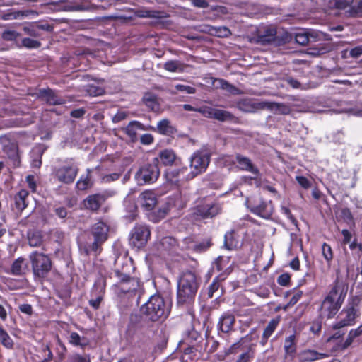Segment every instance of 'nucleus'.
<instances>
[{
	"label": "nucleus",
	"mask_w": 362,
	"mask_h": 362,
	"mask_svg": "<svg viewBox=\"0 0 362 362\" xmlns=\"http://www.w3.org/2000/svg\"><path fill=\"white\" fill-rule=\"evenodd\" d=\"M199 284L196 275L192 272L182 274L177 284V303L179 305L192 303L197 292Z\"/></svg>",
	"instance_id": "f257e3e1"
},
{
	"label": "nucleus",
	"mask_w": 362,
	"mask_h": 362,
	"mask_svg": "<svg viewBox=\"0 0 362 362\" xmlns=\"http://www.w3.org/2000/svg\"><path fill=\"white\" fill-rule=\"evenodd\" d=\"M140 310L149 320L156 322L167 318L170 308L161 296L153 295L141 305Z\"/></svg>",
	"instance_id": "f03ea898"
},
{
	"label": "nucleus",
	"mask_w": 362,
	"mask_h": 362,
	"mask_svg": "<svg viewBox=\"0 0 362 362\" xmlns=\"http://www.w3.org/2000/svg\"><path fill=\"white\" fill-rule=\"evenodd\" d=\"M211 153L206 148L194 151L189 158V172L186 175V180L194 179L204 173L210 163Z\"/></svg>",
	"instance_id": "7ed1b4c3"
},
{
	"label": "nucleus",
	"mask_w": 362,
	"mask_h": 362,
	"mask_svg": "<svg viewBox=\"0 0 362 362\" xmlns=\"http://www.w3.org/2000/svg\"><path fill=\"white\" fill-rule=\"evenodd\" d=\"M29 259L35 279H45L51 271L52 262L47 255L34 251L30 254Z\"/></svg>",
	"instance_id": "20e7f679"
},
{
	"label": "nucleus",
	"mask_w": 362,
	"mask_h": 362,
	"mask_svg": "<svg viewBox=\"0 0 362 362\" xmlns=\"http://www.w3.org/2000/svg\"><path fill=\"white\" fill-rule=\"evenodd\" d=\"M158 158H154L151 163L141 166L135 174V180L139 185L154 183L160 176Z\"/></svg>",
	"instance_id": "39448f33"
},
{
	"label": "nucleus",
	"mask_w": 362,
	"mask_h": 362,
	"mask_svg": "<svg viewBox=\"0 0 362 362\" xmlns=\"http://www.w3.org/2000/svg\"><path fill=\"white\" fill-rule=\"evenodd\" d=\"M150 235V230L147 226H136L130 233L129 244L134 248H141L146 245Z\"/></svg>",
	"instance_id": "423d86ee"
},
{
	"label": "nucleus",
	"mask_w": 362,
	"mask_h": 362,
	"mask_svg": "<svg viewBox=\"0 0 362 362\" xmlns=\"http://www.w3.org/2000/svg\"><path fill=\"white\" fill-rule=\"evenodd\" d=\"M108 227L107 225L99 221L95 223L91 228V233L94 237V241L92 243L91 249L97 252L100 245L107 239Z\"/></svg>",
	"instance_id": "0eeeda50"
},
{
	"label": "nucleus",
	"mask_w": 362,
	"mask_h": 362,
	"mask_svg": "<svg viewBox=\"0 0 362 362\" xmlns=\"http://www.w3.org/2000/svg\"><path fill=\"white\" fill-rule=\"evenodd\" d=\"M347 291L348 284L337 277L326 298L342 305Z\"/></svg>",
	"instance_id": "6e6552de"
},
{
	"label": "nucleus",
	"mask_w": 362,
	"mask_h": 362,
	"mask_svg": "<svg viewBox=\"0 0 362 362\" xmlns=\"http://www.w3.org/2000/svg\"><path fill=\"white\" fill-rule=\"evenodd\" d=\"M78 171V168L74 165H63L56 168L54 170V174L60 182L71 184L74 181Z\"/></svg>",
	"instance_id": "1a4fd4ad"
},
{
	"label": "nucleus",
	"mask_w": 362,
	"mask_h": 362,
	"mask_svg": "<svg viewBox=\"0 0 362 362\" xmlns=\"http://www.w3.org/2000/svg\"><path fill=\"white\" fill-rule=\"evenodd\" d=\"M112 196V193L107 191L90 194L83 200V206L87 209L97 211L105 203L107 199Z\"/></svg>",
	"instance_id": "9d476101"
},
{
	"label": "nucleus",
	"mask_w": 362,
	"mask_h": 362,
	"mask_svg": "<svg viewBox=\"0 0 362 362\" xmlns=\"http://www.w3.org/2000/svg\"><path fill=\"white\" fill-rule=\"evenodd\" d=\"M221 211L220 204H206L198 206L194 209L193 215L197 219L213 218L218 214Z\"/></svg>",
	"instance_id": "9b49d317"
},
{
	"label": "nucleus",
	"mask_w": 362,
	"mask_h": 362,
	"mask_svg": "<svg viewBox=\"0 0 362 362\" xmlns=\"http://www.w3.org/2000/svg\"><path fill=\"white\" fill-rule=\"evenodd\" d=\"M248 208L251 212L263 218H270L273 213V205L271 201L261 200L259 204L250 203Z\"/></svg>",
	"instance_id": "f8f14e48"
},
{
	"label": "nucleus",
	"mask_w": 362,
	"mask_h": 362,
	"mask_svg": "<svg viewBox=\"0 0 362 362\" xmlns=\"http://www.w3.org/2000/svg\"><path fill=\"white\" fill-rule=\"evenodd\" d=\"M358 308L354 306H350L344 309L341 314L346 315L345 317L333 325L334 329H340L346 326H350L354 324L355 319L358 316Z\"/></svg>",
	"instance_id": "ddd939ff"
},
{
	"label": "nucleus",
	"mask_w": 362,
	"mask_h": 362,
	"mask_svg": "<svg viewBox=\"0 0 362 362\" xmlns=\"http://www.w3.org/2000/svg\"><path fill=\"white\" fill-rule=\"evenodd\" d=\"M341 307V305L325 297L321 305L320 316L323 318H332Z\"/></svg>",
	"instance_id": "4468645a"
},
{
	"label": "nucleus",
	"mask_w": 362,
	"mask_h": 362,
	"mask_svg": "<svg viewBox=\"0 0 362 362\" xmlns=\"http://www.w3.org/2000/svg\"><path fill=\"white\" fill-rule=\"evenodd\" d=\"M265 101H259L255 99H243L238 103V107L245 112H255L260 110H264Z\"/></svg>",
	"instance_id": "2eb2a0df"
},
{
	"label": "nucleus",
	"mask_w": 362,
	"mask_h": 362,
	"mask_svg": "<svg viewBox=\"0 0 362 362\" xmlns=\"http://www.w3.org/2000/svg\"><path fill=\"white\" fill-rule=\"evenodd\" d=\"M105 282L98 281L95 283L93 288L91 291L92 296H95V298H91L89 300V304L94 309H98L100 305L101 301L103 298V293H105Z\"/></svg>",
	"instance_id": "dca6fc26"
},
{
	"label": "nucleus",
	"mask_w": 362,
	"mask_h": 362,
	"mask_svg": "<svg viewBox=\"0 0 362 362\" xmlns=\"http://www.w3.org/2000/svg\"><path fill=\"white\" fill-rule=\"evenodd\" d=\"M3 151L11 160L13 168L20 167L21 157L17 144L9 142L8 144L4 145Z\"/></svg>",
	"instance_id": "f3484780"
},
{
	"label": "nucleus",
	"mask_w": 362,
	"mask_h": 362,
	"mask_svg": "<svg viewBox=\"0 0 362 362\" xmlns=\"http://www.w3.org/2000/svg\"><path fill=\"white\" fill-rule=\"evenodd\" d=\"M139 201L141 206L146 211L152 210L158 202L156 194L152 190H146L141 193Z\"/></svg>",
	"instance_id": "a211bd4d"
},
{
	"label": "nucleus",
	"mask_w": 362,
	"mask_h": 362,
	"mask_svg": "<svg viewBox=\"0 0 362 362\" xmlns=\"http://www.w3.org/2000/svg\"><path fill=\"white\" fill-rule=\"evenodd\" d=\"M187 169L186 167L173 168L165 172V178L168 182L173 185H178L182 180H185Z\"/></svg>",
	"instance_id": "6ab92c4d"
},
{
	"label": "nucleus",
	"mask_w": 362,
	"mask_h": 362,
	"mask_svg": "<svg viewBox=\"0 0 362 362\" xmlns=\"http://www.w3.org/2000/svg\"><path fill=\"white\" fill-rule=\"evenodd\" d=\"M238 167L243 171L250 172L255 175L259 174V169L252 163V160L243 155L238 153L235 156Z\"/></svg>",
	"instance_id": "aec40b11"
},
{
	"label": "nucleus",
	"mask_w": 362,
	"mask_h": 362,
	"mask_svg": "<svg viewBox=\"0 0 362 362\" xmlns=\"http://www.w3.org/2000/svg\"><path fill=\"white\" fill-rule=\"evenodd\" d=\"M327 357H328V354L319 353L311 349L303 350L298 354V359L299 362H312Z\"/></svg>",
	"instance_id": "412c9836"
},
{
	"label": "nucleus",
	"mask_w": 362,
	"mask_h": 362,
	"mask_svg": "<svg viewBox=\"0 0 362 362\" xmlns=\"http://www.w3.org/2000/svg\"><path fill=\"white\" fill-rule=\"evenodd\" d=\"M39 96L47 103L52 105L64 104L65 100L59 98L51 89H41L39 92Z\"/></svg>",
	"instance_id": "4be33fe9"
},
{
	"label": "nucleus",
	"mask_w": 362,
	"mask_h": 362,
	"mask_svg": "<svg viewBox=\"0 0 362 362\" xmlns=\"http://www.w3.org/2000/svg\"><path fill=\"white\" fill-rule=\"evenodd\" d=\"M28 272V262L24 258L18 257L12 263L10 271L8 273L14 276H23Z\"/></svg>",
	"instance_id": "5701e85b"
},
{
	"label": "nucleus",
	"mask_w": 362,
	"mask_h": 362,
	"mask_svg": "<svg viewBox=\"0 0 362 362\" xmlns=\"http://www.w3.org/2000/svg\"><path fill=\"white\" fill-rule=\"evenodd\" d=\"M92 5L87 0L75 1L72 3L67 4L63 6L64 11H89L93 8Z\"/></svg>",
	"instance_id": "b1692460"
},
{
	"label": "nucleus",
	"mask_w": 362,
	"mask_h": 362,
	"mask_svg": "<svg viewBox=\"0 0 362 362\" xmlns=\"http://www.w3.org/2000/svg\"><path fill=\"white\" fill-rule=\"evenodd\" d=\"M29 192L26 189H21L13 196L14 206L18 212H22L28 204Z\"/></svg>",
	"instance_id": "393cba45"
},
{
	"label": "nucleus",
	"mask_w": 362,
	"mask_h": 362,
	"mask_svg": "<svg viewBox=\"0 0 362 362\" xmlns=\"http://www.w3.org/2000/svg\"><path fill=\"white\" fill-rule=\"evenodd\" d=\"M144 126L138 121H132L124 129L126 134L129 137L132 141L134 142L137 140V131L145 130Z\"/></svg>",
	"instance_id": "a878e982"
},
{
	"label": "nucleus",
	"mask_w": 362,
	"mask_h": 362,
	"mask_svg": "<svg viewBox=\"0 0 362 362\" xmlns=\"http://www.w3.org/2000/svg\"><path fill=\"white\" fill-rule=\"evenodd\" d=\"M276 35V30L274 28H266L263 31L259 30L257 36V41L266 45L274 41Z\"/></svg>",
	"instance_id": "bb28decb"
},
{
	"label": "nucleus",
	"mask_w": 362,
	"mask_h": 362,
	"mask_svg": "<svg viewBox=\"0 0 362 362\" xmlns=\"http://www.w3.org/2000/svg\"><path fill=\"white\" fill-rule=\"evenodd\" d=\"M284 349L285 352V358H287L289 356L292 358L293 357L297 349L295 334H291L286 337L284 343Z\"/></svg>",
	"instance_id": "cd10ccee"
},
{
	"label": "nucleus",
	"mask_w": 362,
	"mask_h": 362,
	"mask_svg": "<svg viewBox=\"0 0 362 362\" xmlns=\"http://www.w3.org/2000/svg\"><path fill=\"white\" fill-rule=\"evenodd\" d=\"M138 16L141 18H151L157 20L156 23H163V19L168 16L164 11L156 10H141L138 12Z\"/></svg>",
	"instance_id": "c85d7f7f"
},
{
	"label": "nucleus",
	"mask_w": 362,
	"mask_h": 362,
	"mask_svg": "<svg viewBox=\"0 0 362 362\" xmlns=\"http://www.w3.org/2000/svg\"><path fill=\"white\" fill-rule=\"evenodd\" d=\"M318 37V33L314 30L310 32H300L296 34L295 39L298 44L306 45L310 40L315 42Z\"/></svg>",
	"instance_id": "c756f323"
},
{
	"label": "nucleus",
	"mask_w": 362,
	"mask_h": 362,
	"mask_svg": "<svg viewBox=\"0 0 362 362\" xmlns=\"http://www.w3.org/2000/svg\"><path fill=\"white\" fill-rule=\"evenodd\" d=\"M235 322V317L230 313H224L220 318L218 327L220 329L225 333L231 330Z\"/></svg>",
	"instance_id": "7c9ffc66"
},
{
	"label": "nucleus",
	"mask_w": 362,
	"mask_h": 362,
	"mask_svg": "<svg viewBox=\"0 0 362 362\" xmlns=\"http://www.w3.org/2000/svg\"><path fill=\"white\" fill-rule=\"evenodd\" d=\"M264 109L270 110L274 111L275 113L288 115L290 113V107L284 104L274 102L265 101Z\"/></svg>",
	"instance_id": "2f4dec72"
},
{
	"label": "nucleus",
	"mask_w": 362,
	"mask_h": 362,
	"mask_svg": "<svg viewBox=\"0 0 362 362\" xmlns=\"http://www.w3.org/2000/svg\"><path fill=\"white\" fill-rule=\"evenodd\" d=\"M224 245L229 250L236 249L239 247L238 236L234 230L229 231L225 234Z\"/></svg>",
	"instance_id": "473e14b6"
},
{
	"label": "nucleus",
	"mask_w": 362,
	"mask_h": 362,
	"mask_svg": "<svg viewBox=\"0 0 362 362\" xmlns=\"http://www.w3.org/2000/svg\"><path fill=\"white\" fill-rule=\"evenodd\" d=\"M90 170L87 169V173L86 175H82L79 180L76 182V187L78 190H86L90 188L93 185V181L92 180L90 176Z\"/></svg>",
	"instance_id": "72a5a7b5"
},
{
	"label": "nucleus",
	"mask_w": 362,
	"mask_h": 362,
	"mask_svg": "<svg viewBox=\"0 0 362 362\" xmlns=\"http://www.w3.org/2000/svg\"><path fill=\"white\" fill-rule=\"evenodd\" d=\"M156 129L158 132L163 135H172L176 130L168 119H163L158 122Z\"/></svg>",
	"instance_id": "f704fd0d"
},
{
	"label": "nucleus",
	"mask_w": 362,
	"mask_h": 362,
	"mask_svg": "<svg viewBox=\"0 0 362 362\" xmlns=\"http://www.w3.org/2000/svg\"><path fill=\"white\" fill-rule=\"evenodd\" d=\"M176 159V155L173 150L165 149L159 153V158L162 163L165 165H173Z\"/></svg>",
	"instance_id": "c9c22d12"
},
{
	"label": "nucleus",
	"mask_w": 362,
	"mask_h": 362,
	"mask_svg": "<svg viewBox=\"0 0 362 362\" xmlns=\"http://www.w3.org/2000/svg\"><path fill=\"white\" fill-rule=\"evenodd\" d=\"M361 335H362V324L356 329H353L349 331L346 341L341 345V349H347L352 344L354 339Z\"/></svg>",
	"instance_id": "e433bc0d"
},
{
	"label": "nucleus",
	"mask_w": 362,
	"mask_h": 362,
	"mask_svg": "<svg viewBox=\"0 0 362 362\" xmlns=\"http://www.w3.org/2000/svg\"><path fill=\"white\" fill-rule=\"evenodd\" d=\"M230 273V270L227 269L223 274H221L218 277L214 279L213 282L209 287L208 295L210 298H212L214 293L219 288V282L226 279V276Z\"/></svg>",
	"instance_id": "4c0bfd02"
},
{
	"label": "nucleus",
	"mask_w": 362,
	"mask_h": 362,
	"mask_svg": "<svg viewBox=\"0 0 362 362\" xmlns=\"http://www.w3.org/2000/svg\"><path fill=\"white\" fill-rule=\"evenodd\" d=\"M185 66L179 61L170 60L165 62L163 68L170 72H183Z\"/></svg>",
	"instance_id": "58836bf2"
},
{
	"label": "nucleus",
	"mask_w": 362,
	"mask_h": 362,
	"mask_svg": "<svg viewBox=\"0 0 362 362\" xmlns=\"http://www.w3.org/2000/svg\"><path fill=\"white\" fill-rule=\"evenodd\" d=\"M177 246V241L172 237H164L160 242V249L163 251H171Z\"/></svg>",
	"instance_id": "ea45409f"
},
{
	"label": "nucleus",
	"mask_w": 362,
	"mask_h": 362,
	"mask_svg": "<svg viewBox=\"0 0 362 362\" xmlns=\"http://www.w3.org/2000/svg\"><path fill=\"white\" fill-rule=\"evenodd\" d=\"M255 357V344H250L247 350L240 354L235 362H250Z\"/></svg>",
	"instance_id": "a19ab883"
},
{
	"label": "nucleus",
	"mask_w": 362,
	"mask_h": 362,
	"mask_svg": "<svg viewBox=\"0 0 362 362\" xmlns=\"http://www.w3.org/2000/svg\"><path fill=\"white\" fill-rule=\"evenodd\" d=\"M140 281L135 278H131L124 286L121 287L123 292H137L140 289Z\"/></svg>",
	"instance_id": "79ce46f5"
},
{
	"label": "nucleus",
	"mask_w": 362,
	"mask_h": 362,
	"mask_svg": "<svg viewBox=\"0 0 362 362\" xmlns=\"http://www.w3.org/2000/svg\"><path fill=\"white\" fill-rule=\"evenodd\" d=\"M0 342L6 349H13V341L6 331L0 325Z\"/></svg>",
	"instance_id": "37998d69"
},
{
	"label": "nucleus",
	"mask_w": 362,
	"mask_h": 362,
	"mask_svg": "<svg viewBox=\"0 0 362 362\" xmlns=\"http://www.w3.org/2000/svg\"><path fill=\"white\" fill-rule=\"evenodd\" d=\"M69 341L74 346L83 347L87 345L88 341L85 337H81L76 332H71L69 336Z\"/></svg>",
	"instance_id": "c03bdc74"
},
{
	"label": "nucleus",
	"mask_w": 362,
	"mask_h": 362,
	"mask_svg": "<svg viewBox=\"0 0 362 362\" xmlns=\"http://www.w3.org/2000/svg\"><path fill=\"white\" fill-rule=\"evenodd\" d=\"M233 117L232 114H230L228 111L219 109H214V110L213 118L218 121L224 122L227 120H230L233 119Z\"/></svg>",
	"instance_id": "a18cd8bd"
},
{
	"label": "nucleus",
	"mask_w": 362,
	"mask_h": 362,
	"mask_svg": "<svg viewBox=\"0 0 362 362\" xmlns=\"http://www.w3.org/2000/svg\"><path fill=\"white\" fill-rule=\"evenodd\" d=\"M279 323V320L273 319L269 321L266 328L263 332V335H264L265 338H269L271 335L273 334L274 330L276 329Z\"/></svg>",
	"instance_id": "49530a36"
},
{
	"label": "nucleus",
	"mask_w": 362,
	"mask_h": 362,
	"mask_svg": "<svg viewBox=\"0 0 362 362\" xmlns=\"http://www.w3.org/2000/svg\"><path fill=\"white\" fill-rule=\"evenodd\" d=\"M144 100L146 106H148L152 110H156L158 109V105L156 102V96L151 94H146L144 97Z\"/></svg>",
	"instance_id": "de8ad7c7"
},
{
	"label": "nucleus",
	"mask_w": 362,
	"mask_h": 362,
	"mask_svg": "<svg viewBox=\"0 0 362 362\" xmlns=\"http://www.w3.org/2000/svg\"><path fill=\"white\" fill-rule=\"evenodd\" d=\"M112 277L116 278L117 279V282L121 284V287L127 284V283L131 279V277L129 275L124 274L119 272V270L114 271L112 274Z\"/></svg>",
	"instance_id": "09e8293b"
},
{
	"label": "nucleus",
	"mask_w": 362,
	"mask_h": 362,
	"mask_svg": "<svg viewBox=\"0 0 362 362\" xmlns=\"http://www.w3.org/2000/svg\"><path fill=\"white\" fill-rule=\"evenodd\" d=\"M86 91L90 96L101 95L104 93L105 90L103 88L95 86L94 84H88L86 86Z\"/></svg>",
	"instance_id": "8fccbe9b"
},
{
	"label": "nucleus",
	"mask_w": 362,
	"mask_h": 362,
	"mask_svg": "<svg viewBox=\"0 0 362 362\" xmlns=\"http://www.w3.org/2000/svg\"><path fill=\"white\" fill-rule=\"evenodd\" d=\"M22 45L28 49H37L41 46V43L35 40L25 37L22 40Z\"/></svg>",
	"instance_id": "3c124183"
},
{
	"label": "nucleus",
	"mask_w": 362,
	"mask_h": 362,
	"mask_svg": "<svg viewBox=\"0 0 362 362\" xmlns=\"http://www.w3.org/2000/svg\"><path fill=\"white\" fill-rule=\"evenodd\" d=\"M20 33L11 30H6L1 33L2 39L6 41H14L20 37Z\"/></svg>",
	"instance_id": "603ef678"
},
{
	"label": "nucleus",
	"mask_w": 362,
	"mask_h": 362,
	"mask_svg": "<svg viewBox=\"0 0 362 362\" xmlns=\"http://www.w3.org/2000/svg\"><path fill=\"white\" fill-rule=\"evenodd\" d=\"M322 254L327 262H329L333 258V253L330 245L323 243L322 245Z\"/></svg>",
	"instance_id": "864d4df0"
},
{
	"label": "nucleus",
	"mask_w": 362,
	"mask_h": 362,
	"mask_svg": "<svg viewBox=\"0 0 362 362\" xmlns=\"http://www.w3.org/2000/svg\"><path fill=\"white\" fill-rule=\"evenodd\" d=\"M219 85L223 90L228 91L230 93L236 94L238 93V88L230 84L228 82L223 79L218 80Z\"/></svg>",
	"instance_id": "5fc2aeb1"
},
{
	"label": "nucleus",
	"mask_w": 362,
	"mask_h": 362,
	"mask_svg": "<svg viewBox=\"0 0 362 362\" xmlns=\"http://www.w3.org/2000/svg\"><path fill=\"white\" fill-rule=\"evenodd\" d=\"M175 88L178 91L186 92L189 94H193L196 92V89L194 87L182 84H177L175 86Z\"/></svg>",
	"instance_id": "6e6d98bb"
},
{
	"label": "nucleus",
	"mask_w": 362,
	"mask_h": 362,
	"mask_svg": "<svg viewBox=\"0 0 362 362\" xmlns=\"http://www.w3.org/2000/svg\"><path fill=\"white\" fill-rule=\"evenodd\" d=\"M23 31L25 34L30 35L32 37H37L40 36V33L36 28V26H25L23 28Z\"/></svg>",
	"instance_id": "4d7b16f0"
},
{
	"label": "nucleus",
	"mask_w": 362,
	"mask_h": 362,
	"mask_svg": "<svg viewBox=\"0 0 362 362\" xmlns=\"http://www.w3.org/2000/svg\"><path fill=\"white\" fill-rule=\"evenodd\" d=\"M214 110V108L210 107H202L197 109L198 112L209 118H213Z\"/></svg>",
	"instance_id": "13d9d810"
},
{
	"label": "nucleus",
	"mask_w": 362,
	"mask_h": 362,
	"mask_svg": "<svg viewBox=\"0 0 362 362\" xmlns=\"http://www.w3.org/2000/svg\"><path fill=\"white\" fill-rule=\"evenodd\" d=\"M210 246H211V242H210V240H206L201 243L195 245L194 250L197 252H201L206 250L208 248L210 247Z\"/></svg>",
	"instance_id": "bf43d9fd"
},
{
	"label": "nucleus",
	"mask_w": 362,
	"mask_h": 362,
	"mask_svg": "<svg viewBox=\"0 0 362 362\" xmlns=\"http://www.w3.org/2000/svg\"><path fill=\"white\" fill-rule=\"evenodd\" d=\"M303 296V291H296L292 298L290 299L289 302L288 303L287 306H293L296 303H298V301Z\"/></svg>",
	"instance_id": "052dcab7"
},
{
	"label": "nucleus",
	"mask_w": 362,
	"mask_h": 362,
	"mask_svg": "<svg viewBox=\"0 0 362 362\" xmlns=\"http://www.w3.org/2000/svg\"><path fill=\"white\" fill-rule=\"evenodd\" d=\"M298 183L303 188L308 189L310 187V181L303 176H296V177Z\"/></svg>",
	"instance_id": "680f3d73"
},
{
	"label": "nucleus",
	"mask_w": 362,
	"mask_h": 362,
	"mask_svg": "<svg viewBox=\"0 0 362 362\" xmlns=\"http://www.w3.org/2000/svg\"><path fill=\"white\" fill-rule=\"evenodd\" d=\"M25 180L29 188L32 190V192H35L37 185L35 180V176L33 175H29L26 177Z\"/></svg>",
	"instance_id": "e2e57ef3"
},
{
	"label": "nucleus",
	"mask_w": 362,
	"mask_h": 362,
	"mask_svg": "<svg viewBox=\"0 0 362 362\" xmlns=\"http://www.w3.org/2000/svg\"><path fill=\"white\" fill-rule=\"evenodd\" d=\"M353 2V0H336L335 6L337 8L344 9L350 6Z\"/></svg>",
	"instance_id": "0e129e2a"
},
{
	"label": "nucleus",
	"mask_w": 362,
	"mask_h": 362,
	"mask_svg": "<svg viewBox=\"0 0 362 362\" xmlns=\"http://www.w3.org/2000/svg\"><path fill=\"white\" fill-rule=\"evenodd\" d=\"M127 114L124 111H119L112 117V122L114 123L119 122L126 119Z\"/></svg>",
	"instance_id": "69168bd1"
},
{
	"label": "nucleus",
	"mask_w": 362,
	"mask_h": 362,
	"mask_svg": "<svg viewBox=\"0 0 362 362\" xmlns=\"http://www.w3.org/2000/svg\"><path fill=\"white\" fill-rule=\"evenodd\" d=\"M141 143L144 145H149L153 141V136L151 134H144L141 136Z\"/></svg>",
	"instance_id": "338daca9"
},
{
	"label": "nucleus",
	"mask_w": 362,
	"mask_h": 362,
	"mask_svg": "<svg viewBox=\"0 0 362 362\" xmlns=\"http://www.w3.org/2000/svg\"><path fill=\"white\" fill-rule=\"evenodd\" d=\"M290 281V276L288 274H283L278 277L277 282L281 286H286Z\"/></svg>",
	"instance_id": "774afa93"
}]
</instances>
